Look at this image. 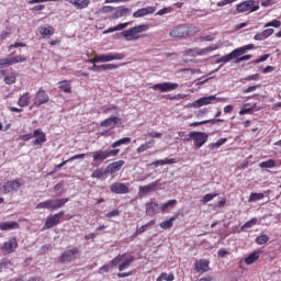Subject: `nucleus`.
Listing matches in <instances>:
<instances>
[{
  "label": "nucleus",
  "mask_w": 281,
  "mask_h": 281,
  "mask_svg": "<svg viewBox=\"0 0 281 281\" xmlns=\"http://www.w3.org/2000/svg\"><path fill=\"white\" fill-rule=\"evenodd\" d=\"M131 25V22H126V23H120L119 25H116V32H122V30H126V26Z\"/></svg>",
  "instance_id": "69168bd1"
},
{
  "label": "nucleus",
  "mask_w": 281,
  "mask_h": 281,
  "mask_svg": "<svg viewBox=\"0 0 281 281\" xmlns=\"http://www.w3.org/2000/svg\"><path fill=\"white\" fill-rule=\"evenodd\" d=\"M276 166H278V162L276 160H273V159L261 161L259 164L260 168H276Z\"/></svg>",
  "instance_id": "4c0bfd02"
},
{
  "label": "nucleus",
  "mask_w": 281,
  "mask_h": 281,
  "mask_svg": "<svg viewBox=\"0 0 281 281\" xmlns=\"http://www.w3.org/2000/svg\"><path fill=\"white\" fill-rule=\"evenodd\" d=\"M224 144H227V138H221L218 139L216 143H213L209 146V148L211 150H216L218 148H221V146H223Z\"/></svg>",
  "instance_id": "ea45409f"
},
{
  "label": "nucleus",
  "mask_w": 281,
  "mask_h": 281,
  "mask_svg": "<svg viewBox=\"0 0 281 281\" xmlns=\"http://www.w3.org/2000/svg\"><path fill=\"white\" fill-rule=\"evenodd\" d=\"M261 33L263 34V37L267 40V38H269V36L273 35V29H266Z\"/></svg>",
  "instance_id": "0e129e2a"
},
{
  "label": "nucleus",
  "mask_w": 281,
  "mask_h": 281,
  "mask_svg": "<svg viewBox=\"0 0 281 281\" xmlns=\"http://www.w3.org/2000/svg\"><path fill=\"white\" fill-rule=\"evenodd\" d=\"M85 157H87V154H78L70 157L67 161H76V159H85Z\"/></svg>",
  "instance_id": "e2e57ef3"
},
{
  "label": "nucleus",
  "mask_w": 281,
  "mask_h": 281,
  "mask_svg": "<svg viewBox=\"0 0 281 281\" xmlns=\"http://www.w3.org/2000/svg\"><path fill=\"white\" fill-rule=\"evenodd\" d=\"M124 160L114 161L106 166L105 170L108 175H115V172H120L122 170V166H124Z\"/></svg>",
  "instance_id": "412c9836"
},
{
  "label": "nucleus",
  "mask_w": 281,
  "mask_h": 281,
  "mask_svg": "<svg viewBox=\"0 0 281 281\" xmlns=\"http://www.w3.org/2000/svg\"><path fill=\"white\" fill-rule=\"evenodd\" d=\"M117 155H120V149H111L108 151L99 149L91 153L93 161H104V159H109V157H117Z\"/></svg>",
  "instance_id": "6e6552de"
},
{
  "label": "nucleus",
  "mask_w": 281,
  "mask_h": 281,
  "mask_svg": "<svg viewBox=\"0 0 281 281\" xmlns=\"http://www.w3.org/2000/svg\"><path fill=\"white\" fill-rule=\"evenodd\" d=\"M131 142V137H123L112 144V148H119V146H124Z\"/></svg>",
  "instance_id": "79ce46f5"
},
{
  "label": "nucleus",
  "mask_w": 281,
  "mask_h": 281,
  "mask_svg": "<svg viewBox=\"0 0 281 281\" xmlns=\"http://www.w3.org/2000/svg\"><path fill=\"white\" fill-rule=\"evenodd\" d=\"M135 262V257L130 256L127 259H124L121 263H119V271H126L131 265Z\"/></svg>",
  "instance_id": "c756f323"
},
{
  "label": "nucleus",
  "mask_w": 281,
  "mask_h": 281,
  "mask_svg": "<svg viewBox=\"0 0 281 281\" xmlns=\"http://www.w3.org/2000/svg\"><path fill=\"white\" fill-rule=\"evenodd\" d=\"M175 221H177V216H172L171 218L161 222L159 224V227H161V229H170L172 227V225L175 224Z\"/></svg>",
  "instance_id": "72a5a7b5"
},
{
  "label": "nucleus",
  "mask_w": 281,
  "mask_h": 281,
  "mask_svg": "<svg viewBox=\"0 0 281 281\" xmlns=\"http://www.w3.org/2000/svg\"><path fill=\"white\" fill-rule=\"evenodd\" d=\"M172 164H177V160H175V158H166L160 160V166H168Z\"/></svg>",
  "instance_id": "6e6d98bb"
},
{
  "label": "nucleus",
  "mask_w": 281,
  "mask_h": 281,
  "mask_svg": "<svg viewBox=\"0 0 281 281\" xmlns=\"http://www.w3.org/2000/svg\"><path fill=\"white\" fill-rule=\"evenodd\" d=\"M32 99V95H30L29 92H25L22 94L18 100V106L25 108L27 104H30V100Z\"/></svg>",
  "instance_id": "7c9ffc66"
},
{
  "label": "nucleus",
  "mask_w": 281,
  "mask_h": 281,
  "mask_svg": "<svg viewBox=\"0 0 281 281\" xmlns=\"http://www.w3.org/2000/svg\"><path fill=\"white\" fill-rule=\"evenodd\" d=\"M257 223H258V218L252 217L250 221L246 222V223L241 226L240 231H241V232H246V229H251V227H254V225H256Z\"/></svg>",
  "instance_id": "e433bc0d"
},
{
  "label": "nucleus",
  "mask_w": 281,
  "mask_h": 281,
  "mask_svg": "<svg viewBox=\"0 0 281 281\" xmlns=\"http://www.w3.org/2000/svg\"><path fill=\"white\" fill-rule=\"evenodd\" d=\"M124 258H126V254L116 256L114 259L111 260L110 266L117 267V265H120L122 260H124Z\"/></svg>",
  "instance_id": "c03bdc74"
},
{
  "label": "nucleus",
  "mask_w": 281,
  "mask_h": 281,
  "mask_svg": "<svg viewBox=\"0 0 281 281\" xmlns=\"http://www.w3.org/2000/svg\"><path fill=\"white\" fill-rule=\"evenodd\" d=\"M66 203H69V198L46 200L36 204L35 210H49L50 212H54V210H60V207H64Z\"/></svg>",
  "instance_id": "7ed1b4c3"
},
{
  "label": "nucleus",
  "mask_w": 281,
  "mask_h": 281,
  "mask_svg": "<svg viewBox=\"0 0 281 281\" xmlns=\"http://www.w3.org/2000/svg\"><path fill=\"white\" fill-rule=\"evenodd\" d=\"M116 124H122V119L117 116H110L101 122L100 126L103 128H115Z\"/></svg>",
  "instance_id": "4468645a"
},
{
  "label": "nucleus",
  "mask_w": 281,
  "mask_h": 281,
  "mask_svg": "<svg viewBox=\"0 0 281 281\" xmlns=\"http://www.w3.org/2000/svg\"><path fill=\"white\" fill-rule=\"evenodd\" d=\"M175 280V274L172 273H167V272H162L157 279L156 281H173Z\"/></svg>",
  "instance_id": "a19ab883"
},
{
  "label": "nucleus",
  "mask_w": 281,
  "mask_h": 281,
  "mask_svg": "<svg viewBox=\"0 0 281 281\" xmlns=\"http://www.w3.org/2000/svg\"><path fill=\"white\" fill-rule=\"evenodd\" d=\"M281 22L279 20H272L271 22H268L265 24V27H280Z\"/></svg>",
  "instance_id": "5fc2aeb1"
},
{
  "label": "nucleus",
  "mask_w": 281,
  "mask_h": 281,
  "mask_svg": "<svg viewBox=\"0 0 281 281\" xmlns=\"http://www.w3.org/2000/svg\"><path fill=\"white\" fill-rule=\"evenodd\" d=\"M78 254H80V250L78 248L66 250L61 254L59 258V262H63V263L72 262V260H76L78 258Z\"/></svg>",
  "instance_id": "9d476101"
},
{
  "label": "nucleus",
  "mask_w": 281,
  "mask_h": 281,
  "mask_svg": "<svg viewBox=\"0 0 281 281\" xmlns=\"http://www.w3.org/2000/svg\"><path fill=\"white\" fill-rule=\"evenodd\" d=\"M218 102H227V99L212 94L195 100L193 103L189 104V106H192L193 109H201V106H207V104H218Z\"/></svg>",
  "instance_id": "20e7f679"
},
{
  "label": "nucleus",
  "mask_w": 281,
  "mask_h": 281,
  "mask_svg": "<svg viewBox=\"0 0 281 281\" xmlns=\"http://www.w3.org/2000/svg\"><path fill=\"white\" fill-rule=\"evenodd\" d=\"M238 0H222L216 3L217 8H223L224 5H229V3H235Z\"/></svg>",
  "instance_id": "4d7b16f0"
},
{
  "label": "nucleus",
  "mask_w": 281,
  "mask_h": 281,
  "mask_svg": "<svg viewBox=\"0 0 281 281\" xmlns=\"http://www.w3.org/2000/svg\"><path fill=\"white\" fill-rule=\"evenodd\" d=\"M257 245H267L269 243V237L267 235H260L255 240Z\"/></svg>",
  "instance_id": "3c124183"
},
{
  "label": "nucleus",
  "mask_w": 281,
  "mask_h": 281,
  "mask_svg": "<svg viewBox=\"0 0 281 281\" xmlns=\"http://www.w3.org/2000/svg\"><path fill=\"white\" fill-rule=\"evenodd\" d=\"M25 186V180L23 179H14L4 182L0 188V194H12V192H16L21 190Z\"/></svg>",
  "instance_id": "39448f33"
},
{
  "label": "nucleus",
  "mask_w": 281,
  "mask_h": 281,
  "mask_svg": "<svg viewBox=\"0 0 281 281\" xmlns=\"http://www.w3.org/2000/svg\"><path fill=\"white\" fill-rule=\"evenodd\" d=\"M25 60H27V58L23 55L11 57V65H16L18 63H25Z\"/></svg>",
  "instance_id": "09e8293b"
},
{
  "label": "nucleus",
  "mask_w": 281,
  "mask_h": 281,
  "mask_svg": "<svg viewBox=\"0 0 281 281\" xmlns=\"http://www.w3.org/2000/svg\"><path fill=\"white\" fill-rule=\"evenodd\" d=\"M265 193H251L248 201L249 203H256V201H262Z\"/></svg>",
  "instance_id": "37998d69"
},
{
  "label": "nucleus",
  "mask_w": 281,
  "mask_h": 281,
  "mask_svg": "<svg viewBox=\"0 0 281 281\" xmlns=\"http://www.w3.org/2000/svg\"><path fill=\"white\" fill-rule=\"evenodd\" d=\"M128 14H131V9L121 7L113 13L112 19H122V16H128Z\"/></svg>",
  "instance_id": "c85d7f7f"
},
{
  "label": "nucleus",
  "mask_w": 281,
  "mask_h": 281,
  "mask_svg": "<svg viewBox=\"0 0 281 281\" xmlns=\"http://www.w3.org/2000/svg\"><path fill=\"white\" fill-rule=\"evenodd\" d=\"M153 146H155V139H150V140L145 142L144 144H142V145L136 149V151H137L138 154L146 153V150H150V148H153Z\"/></svg>",
  "instance_id": "2f4dec72"
},
{
  "label": "nucleus",
  "mask_w": 281,
  "mask_h": 281,
  "mask_svg": "<svg viewBox=\"0 0 281 281\" xmlns=\"http://www.w3.org/2000/svg\"><path fill=\"white\" fill-rule=\"evenodd\" d=\"M256 89H258V86H250V87L244 89L243 93H254V91H256Z\"/></svg>",
  "instance_id": "774afa93"
},
{
  "label": "nucleus",
  "mask_w": 281,
  "mask_h": 281,
  "mask_svg": "<svg viewBox=\"0 0 281 281\" xmlns=\"http://www.w3.org/2000/svg\"><path fill=\"white\" fill-rule=\"evenodd\" d=\"M210 135L205 132H190L187 142H193L195 148H202L207 143Z\"/></svg>",
  "instance_id": "0eeeda50"
},
{
  "label": "nucleus",
  "mask_w": 281,
  "mask_h": 281,
  "mask_svg": "<svg viewBox=\"0 0 281 281\" xmlns=\"http://www.w3.org/2000/svg\"><path fill=\"white\" fill-rule=\"evenodd\" d=\"M126 54L124 53H106L95 56L93 59H90L89 63H112V60H124Z\"/></svg>",
  "instance_id": "423d86ee"
},
{
  "label": "nucleus",
  "mask_w": 281,
  "mask_h": 281,
  "mask_svg": "<svg viewBox=\"0 0 281 281\" xmlns=\"http://www.w3.org/2000/svg\"><path fill=\"white\" fill-rule=\"evenodd\" d=\"M145 210L147 216H155L156 214H159V203L157 202H147L145 204Z\"/></svg>",
  "instance_id": "aec40b11"
},
{
  "label": "nucleus",
  "mask_w": 281,
  "mask_h": 281,
  "mask_svg": "<svg viewBox=\"0 0 281 281\" xmlns=\"http://www.w3.org/2000/svg\"><path fill=\"white\" fill-rule=\"evenodd\" d=\"M33 137H35V140L33 142L34 146H43V144H45V142H47V136L41 130H35L33 132Z\"/></svg>",
  "instance_id": "dca6fc26"
},
{
  "label": "nucleus",
  "mask_w": 281,
  "mask_h": 281,
  "mask_svg": "<svg viewBox=\"0 0 281 281\" xmlns=\"http://www.w3.org/2000/svg\"><path fill=\"white\" fill-rule=\"evenodd\" d=\"M187 55L188 56H192V57L200 56V48L199 47H194V48L188 49L187 50Z\"/></svg>",
  "instance_id": "603ef678"
},
{
  "label": "nucleus",
  "mask_w": 281,
  "mask_h": 281,
  "mask_svg": "<svg viewBox=\"0 0 281 281\" xmlns=\"http://www.w3.org/2000/svg\"><path fill=\"white\" fill-rule=\"evenodd\" d=\"M104 175H109L106 169L99 168L92 172L91 178L92 179H102L104 177Z\"/></svg>",
  "instance_id": "f704fd0d"
},
{
  "label": "nucleus",
  "mask_w": 281,
  "mask_h": 281,
  "mask_svg": "<svg viewBox=\"0 0 281 281\" xmlns=\"http://www.w3.org/2000/svg\"><path fill=\"white\" fill-rule=\"evenodd\" d=\"M159 186V180L154 181L147 186L139 187L138 189V196H146V194L153 192Z\"/></svg>",
  "instance_id": "f3484780"
},
{
  "label": "nucleus",
  "mask_w": 281,
  "mask_h": 281,
  "mask_svg": "<svg viewBox=\"0 0 281 281\" xmlns=\"http://www.w3.org/2000/svg\"><path fill=\"white\" fill-rule=\"evenodd\" d=\"M111 271V265H105L100 268L99 273H109Z\"/></svg>",
  "instance_id": "338daca9"
},
{
  "label": "nucleus",
  "mask_w": 281,
  "mask_h": 281,
  "mask_svg": "<svg viewBox=\"0 0 281 281\" xmlns=\"http://www.w3.org/2000/svg\"><path fill=\"white\" fill-rule=\"evenodd\" d=\"M10 66H12L11 57L0 59V69H5V67H10Z\"/></svg>",
  "instance_id": "8fccbe9b"
},
{
  "label": "nucleus",
  "mask_w": 281,
  "mask_h": 281,
  "mask_svg": "<svg viewBox=\"0 0 281 281\" xmlns=\"http://www.w3.org/2000/svg\"><path fill=\"white\" fill-rule=\"evenodd\" d=\"M258 258H260V251H254L248 257L239 261V267L243 268V265H254Z\"/></svg>",
  "instance_id": "b1692460"
},
{
  "label": "nucleus",
  "mask_w": 281,
  "mask_h": 281,
  "mask_svg": "<svg viewBox=\"0 0 281 281\" xmlns=\"http://www.w3.org/2000/svg\"><path fill=\"white\" fill-rule=\"evenodd\" d=\"M218 196L217 193H207L203 196L202 203L205 205V203H210V201H214Z\"/></svg>",
  "instance_id": "49530a36"
},
{
  "label": "nucleus",
  "mask_w": 281,
  "mask_h": 281,
  "mask_svg": "<svg viewBox=\"0 0 281 281\" xmlns=\"http://www.w3.org/2000/svg\"><path fill=\"white\" fill-rule=\"evenodd\" d=\"M67 3H70L76 8L77 10H87L89 5L91 4L90 0H65Z\"/></svg>",
  "instance_id": "4be33fe9"
},
{
  "label": "nucleus",
  "mask_w": 281,
  "mask_h": 281,
  "mask_svg": "<svg viewBox=\"0 0 281 281\" xmlns=\"http://www.w3.org/2000/svg\"><path fill=\"white\" fill-rule=\"evenodd\" d=\"M172 205H177V200H169L168 202L160 204L159 212H165L168 207H172Z\"/></svg>",
  "instance_id": "58836bf2"
},
{
  "label": "nucleus",
  "mask_w": 281,
  "mask_h": 281,
  "mask_svg": "<svg viewBox=\"0 0 281 281\" xmlns=\"http://www.w3.org/2000/svg\"><path fill=\"white\" fill-rule=\"evenodd\" d=\"M16 247H19V244L16 243V237H12L3 244L2 250L7 254H12L15 251Z\"/></svg>",
  "instance_id": "a211bd4d"
},
{
  "label": "nucleus",
  "mask_w": 281,
  "mask_h": 281,
  "mask_svg": "<svg viewBox=\"0 0 281 281\" xmlns=\"http://www.w3.org/2000/svg\"><path fill=\"white\" fill-rule=\"evenodd\" d=\"M144 137H150L151 139H161V137H164V134L159 132H148L144 135Z\"/></svg>",
  "instance_id": "de8ad7c7"
},
{
  "label": "nucleus",
  "mask_w": 281,
  "mask_h": 281,
  "mask_svg": "<svg viewBox=\"0 0 281 281\" xmlns=\"http://www.w3.org/2000/svg\"><path fill=\"white\" fill-rule=\"evenodd\" d=\"M63 216H65V211H60L54 215H49L44 224V229H52V227H56V225L60 223V218H63Z\"/></svg>",
  "instance_id": "1a4fd4ad"
},
{
  "label": "nucleus",
  "mask_w": 281,
  "mask_h": 281,
  "mask_svg": "<svg viewBox=\"0 0 281 281\" xmlns=\"http://www.w3.org/2000/svg\"><path fill=\"white\" fill-rule=\"evenodd\" d=\"M148 30H150V25L140 24L130 30L123 31L122 36L125 37V41H139V38H144V35L138 34H142V32H148Z\"/></svg>",
  "instance_id": "f03ea898"
},
{
  "label": "nucleus",
  "mask_w": 281,
  "mask_h": 281,
  "mask_svg": "<svg viewBox=\"0 0 281 281\" xmlns=\"http://www.w3.org/2000/svg\"><path fill=\"white\" fill-rule=\"evenodd\" d=\"M150 225H155V221H150L147 224L137 228L135 232V236H139V234H144V232H146V229H148V227H150Z\"/></svg>",
  "instance_id": "a18cd8bd"
},
{
  "label": "nucleus",
  "mask_w": 281,
  "mask_h": 281,
  "mask_svg": "<svg viewBox=\"0 0 281 281\" xmlns=\"http://www.w3.org/2000/svg\"><path fill=\"white\" fill-rule=\"evenodd\" d=\"M255 3L256 2L254 0L244 1L237 4V12H249L251 8H254Z\"/></svg>",
  "instance_id": "bb28decb"
},
{
  "label": "nucleus",
  "mask_w": 281,
  "mask_h": 281,
  "mask_svg": "<svg viewBox=\"0 0 281 281\" xmlns=\"http://www.w3.org/2000/svg\"><path fill=\"white\" fill-rule=\"evenodd\" d=\"M195 271L198 273H205L206 271H210V261L205 259L195 261Z\"/></svg>",
  "instance_id": "5701e85b"
},
{
  "label": "nucleus",
  "mask_w": 281,
  "mask_h": 281,
  "mask_svg": "<svg viewBox=\"0 0 281 281\" xmlns=\"http://www.w3.org/2000/svg\"><path fill=\"white\" fill-rule=\"evenodd\" d=\"M47 102H49V95L43 88H40L34 98V106H41L42 104H47Z\"/></svg>",
  "instance_id": "ddd939ff"
},
{
  "label": "nucleus",
  "mask_w": 281,
  "mask_h": 281,
  "mask_svg": "<svg viewBox=\"0 0 281 281\" xmlns=\"http://www.w3.org/2000/svg\"><path fill=\"white\" fill-rule=\"evenodd\" d=\"M0 229H1V232H10L12 229H19V223L18 222H1Z\"/></svg>",
  "instance_id": "cd10ccee"
},
{
  "label": "nucleus",
  "mask_w": 281,
  "mask_h": 281,
  "mask_svg": "<svg viewBox=\"0 0 281 281\" xmlns=\"http://www.w3.org/2000/svg\"><path fill=\"white\" fill-rule=\"evenodd\" d=\"M119 67L120 66L117 64H104V65H99V66L93 64L91 69L93 71H106V70L111 71L113 69H119Z\"/></svg>",
  "instance_id": "393cba45"
},
{
  "label": "nucleus",
  "mask_w": 281,
  "mask_h": 281,
  "mask_svg": "<svg viewBox=\"0 0 281 281\" xmlns=\"http://www.w3.org/2000/svg\"><path fill=\"white\" fill-rule=\"evenodd\" d=\"M156 11H157V8H155V7L142 8L133 13V18L142 19L143 16H147V14H155Z\"/></svg>",
  "instance_id": "2eb2a0df"
},
{
  "label": "nucleus",
  "mask_w": 281,
  "mask_h": 281,
  "mask_svg": "<svg viewBox=\"0 0 281 281\" xmlns=\"http://www.w3.org/2000/svg\"><path fill=\"white\" fill-rule=\"evenodd\" d=\"M4 82H5V85H14V82H16V77H14V76H7L4 78Z\"/></svg>",
  "instance_id": "bf43d9fd"
},
{
  "label": "nucleus",
  "mask_w": 281,
  "mask_h": 281,
  "mask_svg": "<svg viewBox=\"0 0 281 281\" xmlns=\"http://www.w3.org/2000/svg\"><path fill=\"white\" fill-rule=\"evenodd\" d=\"M59 89L64 91V93H71V81L64 80L59 82Z\"/></svg>",
  "instance_id": "473e14b6"
},
{
  "label": "nucleus",
  "mask_w": 281,
  "mask_h": 281,
  "mask_svg": "<svg viewBox=\"0 0 281 281\" xmlns=\"http://www.w3.org/2000/svg\"><path fill=\"white\" fill-rule=\"evenodd\" d=\"M186 35H188V29L183 25H180L169 32V36H171V38H183Z\"/></svg>",
  "instance_id": "6ab92c4d"
},
{
  "label": "nucleus",
  "mask_w": 281,
  "mask_h": 281,
  "mask_svg": "<svg viewBox=\"0 0 281 281\" xmlns=\"http://www.w3.org/2000/svg\"><path fill=\"white\" fill-rule=\"evenodd\" d=\"M130 186V183L115 182L111 186L110 190L114 194H128V192H131Z\"/></svg>",
  "instance_id": "9b49d317"
},
{
  "label": "nucleus",
  "mask_w": 281,
  "mask_h": 281,
  "mask_svg": "<svg viewBox=\"0 0 281 281\" xmlns=\"http://www.w3.org/2000/svg\"><path fill=\"white\" fill-rule=\"evenodd\" d=\"M115 216H120V210H113V211L105 214L106 218H113Z\"/></svg>",
  "instance_id": "052dcab7"
},
{
  "label": "nucleus",
  "mask_w": 281,
  "mask_h": 281,
  "mask_svg": "<svg viewBox=\"0 0 281 281\" xmlns=\"http://www.w3.org/2000/svg\"><path fill=\"white\" fill-rule=\"evenodd\" d=\"M249 49H256V46L254 44H248L245 46H241L239 48L234 49L227 55H224L216 59V64L220 65V67H223L224 65H227L231 60H235L236 64L243 63L245 60H251V55H244L249 52ZM241 56V57H240Z\"/></svg>",
  "instance_id": "f257e3e1"
},
{
  "label": "nucleus",
  "mask_w": 281,
  "mask_h": 281,
  "mask_svg": "<svg viewBox=\"0 0 281 281\" xmlns=\"http://www.w3.org/2000/svg\"><path fill=\"white\" fill-rule=\"evenodd\" d=\"M179 88V83L172 82H162L156 83L153 86L154 91H161V93H167V91H175V89Z\"/></svg>",
  "instance_id": "f8f14e48"
},
{
  "label": "nucleus",
  "mask_w": 281,
  "mask_h": 281,
  "mask_svg": "<svg viewBox=\"0 0 281 281\" xmlns=\"http://www.w3.org/2000/svg\"><path fill=\"white\" fill-rule=\"evenodd\" d=\"M115 10V7L111 5H104L100 9L101 14H109V12H113Z\"/></svg>",
  "instance_id": "864d4df0"
},
{
  "label": "nucleus",
  "mask_w": 281,
  "mask_h": 281,
  "mask_svg": "<svg viewBox=\"0 0 281 281\" xmlns=\"http://www.w3.org/2000/svg\"><path fill=\"white\" fill-rule=\"evenodd\" d=\"M269 59V54H265L263 56H261L260 58L256 59L254 61L255 65H260V63H265V60Z\"/></svg>",
  "instance_id": "680f3d73"
},
{
  "label": "nucleus",
  "mask_w": 281,
  "mask_h": 281,
  "mask_svg": "<svg viewBox=\"0 0 281 281\" xmlns=\"http://www.w3.org/2000/svg\"><path fill=\"white\" fill-rule=\"evenodd\" d=\"M38 32L40 34H42L44 37L45 36H52L54 34V27L52 26H48V27H45V26H41L38 29Z\"/></svg>",
  "instance_id": "c9c22d12"
},
{
  "label": "nucleus",
  "mask_w": 281,
  "mask_h": 281,
  "mask_svg": "<svg viewBox=\"0 0 281 281\" xmlns=\"http://www.w3.org/2000/svg\"><path fill=\"white\" fill-rule=\"evenodd\" d=\"M170 12H172V9H171V8H164V9H160V10L156 13V15H157V16H164V14H168V13H170Z\"/></svg>",
  "instance_id": "13d9d810"
},
{
  "label": "nucleus",
  "mask_w": 281,
  "mask_h": 281,
  "mask_svg": "<svg viewBox=\"0 0 281 281\" xmlns=\"http://www.w3.org/2000/svg\"><path fill=\"white\" fill-rule=\"evenodd\" d=\"M220 47H223V42H218L205 48H200V56H207V54L216 52V49H220Z\"/></svg>",
  "instance_id": "a878e982"
}]
</instances>
